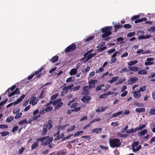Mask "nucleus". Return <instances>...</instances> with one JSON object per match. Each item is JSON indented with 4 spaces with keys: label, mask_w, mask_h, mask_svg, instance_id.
Segmentation results:
<instances>
[{
    "label": "nucleus",
    "mask_w": 155,
    "mask_h": 155,
    "mask_svg": "<svg viewBox=\"0 0 155 155\" xmlns=\"http://www.w3.org/2000/svg\"><path fill=\"white\" fill-rule=\"evenodd\" d=\"M112 27L108 26L102 28L101 32L104 33L102 35V37L103 38H105L112 35L111 30H112Z\"/></svg>",
    "instance_id": "obj_1"
},
{
    "label": "nucleus",
    "mask_w": 155,
    "mask_h": 155,
    "mask_svg": "<svg viewBox=\"0 0 155 155\" xmlns=\"http://www.w3.org/2000/svg\"><path fill=\"white\" fill-rule=\"evenodd\" d=\"M109 143L110 147L112 148L118 147L121 144L120 140L117 139H114L110 140Z\"/></svg>",
    "instance_id": "obj_2"
},
{
    "label": "nucleus",
    "mask_w": 155,
    "mask_h": 155,
    "mask_svg": "<svg viewBox=\"0 0 155 155\" xmlns=\"http://www.w3.org/2000/svg\"><path fill=\"white\" fill-rule=\"evenodd\" d=\"M76 48V46L75 44L73 43L70 45L65 49L64 52L65 53L71 52L74 51Z\"/></svg>",
    "instance_id": "obj_3"
},
{
    "label": "nucleus",
    "mask_w": 155,
    "mask_h": 155,
    "mask_svg": "<svg viewBox=\"0 0 155 155\" xmlns=\"http://www.w3.org/2000/svg\"><path fill=\"white\" fill-rule=\"evenodd\" d=\"M97 80H92L88 82V84L89 85H87L89 89H91L92 87H95V84L97 82Z\"/></svg>",
    "instance_id": "obj_4"
},
{
    "label": "nucleus",
    "mask_w": 155,
    "mask_h": 155,
    "mask_svg": "<svg viewBox=\"0 0 155 155\" xmlns=\"http://www.w3.org/2000/svg\"><path fill=\"white\" fill-rule=\"evenodd\" d=\"M91 99V97L89 96L85 95L81 99L82 102L85 104H88L89 101Z\"/></svg>",
    "instance_id": "obj_5"
},
{
    "label": "nucleus",
    "mask_w": 155,
    "mask_h": 155,
    "mask_svg": "<svg viewBox=\"0 0 155 155\" xmlns=\"http://www.w3.org/2000/svg\"><path fill=\"white\" fill-rule=\"evenodd\" d=\"M105 45V43L104 42H102L100 45H98L97 47V48L99 49L98 50V51H99L100 52H102L104 50H105L107 48V47H103V46Z\"/></svg>",
    "instance_id": "obj_6"
},
{
    "label": "nucleus",
    "mask_w": 155,
    "mask_h": 155,
    "mask_svg": "<svg viewBox=\"0 0 155 155\" xmlns=\"http://www.w3.org/2000/svg\"><path fill=\"white\" fill-rule=\"evenodd\" d=\"M138 80V78L137 77L130 78V79L127 80V84L128 85H131L136 82Z\"/></svg>",
    "instance_id": "obj_7"
},
{
    "label": "nucleus",
    "mask_w": 155,
    "mask_h": 155,
    "mask_svg": "<svg viewBox=\"0 0 155 155\" xmlns=\"http://www.w3.org/2000/svg\"><path fill=\"white\" fill-rule=\"evenodd\" d=\"M38 101L36 99L35 96H33L30 99L29 103L32 104V106L36 105Z\"/></svg>",
    "instance_id": "obj_8"
},
{
    "label": "nucleus",
    "mask_w": 155,
    "mask_h": 155,
    "mask_svg": "<svg viewBox=\"0 0 155 155\" xmlns=\"http://www.w3.org/2000/svg\"><path fill=\"white\" fill-rule=\"evenodd\" d=\"M44 126L47 128L48 130H50L53 127V121L52 120H48V123L47 124H44Z\"/></svg>",
    "instance_id": "obj_9"
},
{
    "label": "nucleus",
    "mask_w": 155,
    "mask_h": 155,
    "mask_svg": "<svg viewBox=\"0 0 155 155\" xmlns=\"http://www.w3.org/2000/svg\"><path fill=\"white\" fill-rule=\"evenodd\" d=\"M43 66L41 67L39 70L36 71L34 73H33L34 74H35V75H36V78H39L42 74L41 73H40L43 70Z\"/></svg>",
    "instance_id": "obj_10"
},
{
    "label": "nucleus",
    "mask_w": 155,
    "mask_h": 155,
    "mask_svg": "<svg viewBox=\"0 0 155 155\" xmlns=\"http://www.w3.org/2000/svg\"><path fill=\"white\" fill-rule=\"evenodd\" d=\"M53 138H50L48 136L47 137V138L44 143H42L43 145H45L48 144H50L52 142L53 140Z\"/></svg>",
    "instance_id": "obj_11"
},
{
    "label": "nucleus",
    "mask_w": 155,
    "mask_h": 155,
    "mask_svg": "<svg viewBox=\"0 0 155 155\" xmlns=\"http://www.w3.org/2000/svg\"><path fill=\"white\" fill-rule=\"evenodd\" d=\"M83 92H82V94L83 95H88L89 93V89L88 87L86 86H84L82 88Z\"/></svg>",
    "instance_id": "obj_12"
},
{
    "label": "nucleus",
    "mask_w": 155,
    "mask_h": 155,
    "mask_svg": "<svg viewBox=\"0 0 155 155\" xmlns=\"http://www.w3.org/2000/svg\"><path fill=\"white\" fill-rule=\"evenodd\" d=\"M133 96L136 98L139 99L141 97L140 93L138 91H135L134 92Z\"/></svg>",
    "instance_id": "obj_13"
},
{
    "label": "nucleus",
    "mask_w": 155,
    "mask_h": 155,
    "mask_svg": "<svg viewBox=\"0 0 155 155\" xmlns=\"http://www.w3.org/2000/svg\"><path fill=\"white\" fill-rule=\"evenodd\" d=\"M96 55L97 53H94V54H89L87 56V58L86 59V61H88L90 59L94 57Z\"/></svg>",
    "instance_id": "obj_14"
},
{
    "label": "nucleus",
    "mask_w": 155,
    "mask_h": 155,
    "mask_svg": "<svg viewBox=\"0 0 155 155\" xmlns=\"http://www.w3.org/2000/svg\"><path fill=\"white\" fill-rule=\"evenodd\" d=\"M114 28H115L114 31L113 32H116L117 31L118 29L123 28V26L122 25L115 24L114 26Z\"/></svg>",
    "instance_id": "obj_15"
},
{
    "label": "nucleus",
    "mask_w": 155,
    "mask_h": 155,
    "mask_svg": "<svg viewBox=\"0 0 155 155\" xmlns=\"http://www.w3.org/2000/svg\"><path fill=\"white\" fill-rule=\"evenodd\" d=\"M68 90L67 87H65L62 89V91L61 93V95L63 96L66 94L68 91Z\"/></svg>",
    "instance_id": "obj_16"
},
{
    "label": "nucleus",
    "mask_w": 155,
    "mask_h": 155,
    "mask_svg": "<svg viewBox=\"0 0 155 155\" xmlns=\"http://www.w3.org/2000/svg\"><path fill=\"white\" fill-rule=\"evenodd\" d=\"M135 111L138 113H140L141 112H144L145 111V108L144 107L136 108L135 109Z\"/></svg>",
    "instance_id": "obj_17"
},
{
    "label": "nucleus",
    "mask_w": 155,
    "mask_h": 155,
    "mask_svg": "<svg viewBox=\"0 0 155 155\" xmlns=\"http://www.w3.org/2000/svg\"><path fill=\"white\" fill-rule=\"evenodd\" d=\"M58 56L57 55H55L51 59H50V61H51L52 63H54L56 62L57 61H58Z\"/></svg>",
    "instance_id": "obj_18"
},
{
    "label": "nucleus",
    "mask_w": 155,
    "mask_h": 155,
    "mask_svg": "<svg viewBox=\"0 0 155 155\" xmlns=\"http://www.w3.org/2000/svg\"><path fill=\"white\" fill-rule=\"evenodd\" d=\"M128 68L130 70L133 71H137L138 70V68L137 67H128Z\"/></svg>",
    "instance_id": "obj_19"
},
{
    "label": "nucleus",
    "mask_w": 155,
    "mask_h": 155,
    "mask_svg": "<svg viewBox=\"0 0 155 155\" xmlns=\"http://www.w3.org/2000/svg\"><path fill=\"white\" fill-rule=\"evenodd\" d=\"M77 73V71L76 68L71 69L69 72V74L71 75H75Z\"/></svg>",
    "instance_id": "obj_20"
},
{
    "label": "nucleus",
    "mask_w": 155,
    "mask_h": 155,
    "mask_svg": "<svg viewBox=\"0 0 155 155\" xmlns=\"http://www.w3.org/2000/svg\"><path fill=\"white\" fill-rule=\"evenodd\" d=\"M38 141L34 143L31 146V149L32 150L35 149L38 146Z\"/></svg>",
    "instance_id": "obj_21"
},
{
    "label": "nucleus",
    "mask_w": 155,
    "mask_h": 155,
    "mask_svg": "<svg viewBox=\"0 0 155 155\" xmlns=\"http://www.w3.org/2000/svg\"><path fill=\"white\" fill-rule=\"evenodd\" d=\"M16 87V86L15 85H14L12 86L10 88H8L5 92V94H6L7 92L8 93H9V91H10H10H13Z\"/></svg>",
    "instance_id": "obj_22"
},
{
    "label": "nucleus",
    "mask_w": 155,
    "mask_h": 155,
    "mask_svg": "<svg viewBox=\"0 0 155 155\" xmlns=\"http://www.w3.org/2000/svg\"><path fill=\"white\" fill-rule=\"evenodd\" d=\"M48 129L47 128H46L45 126H43V129L41 132L42 135H44L45 134H46L47 132Z\"/></svg>",
    "instance_id": "obj_23"
},
{
    "label": "nucleus",
    "mask_w": 155,
    "mask_h": 155,
    "mask_svg": "<svg viewBox=\"0 0 155 155\" xmlns=\"http://www.w3.org/2000/svg\"><path fill=\"white\" fill-rule=\"evenodd\" d=\"M102 130V129L101 128H95L92 131V133H96V134L99 133V131H101Z\"/></svg>",
    "instance_id": "obj_24"
},
{
    "label": "nucleus",
    "mask_w": 155,
    "mask_h": 155,
    "mask_svg": "<svg viewBox=\"0 0 155 155\" xmlns=\"http://www.w3.org/2000/svg\"><path fill=\"white\" fill-rule=\"evenodd\" d=\"M119 78V77L118 76H117L116 77H113L112 78L111 80H110L109 81V82L110 83L112 84L114 81H117V79H118Z\"/></svg>",
    "instance_id": "obj_25"
},
{
    "label": "nucleus",
    "mask_w": 155,
    "mask_h": 155,
    "mask_svg": "<svg viewBox=\"0 0 155 155\" xmlns=\"http://www.w3.org/2000/svg\"><path fill=\"white\" fill-rule=\"evenodd\" d=\"M138 73L139 74L145 75L147 74V72L146 71L143 70L139 71Z\"/></svg>",
    "instance_id": "obj_26"
},
{
    "label": "nucleus",
    "mask_w": 155,
    "mask_h": 155,
    "mask_svg": "<svg viewBox=\"0 0 155 155\" xmlns=\"http://www.w3.org/2000/svg\"><path fill=\"white\" fill-rule=\"evenodd\" d=\"M122 113V111H120L119 112H117L116 113H114L112 115L111 117L112 118H113L114 117H116L117 116L121 114Z\"/></svg>",
    "instance_id": "obj_27"
},
{
    "label": "nucleus",
    "mask_w": 155,
    "mask_h": 155,
    "mask_svg": "<svg viewBox=\"0 0 155 155\" xmlns=\"http://www.w3.org/2000/svg\"><path fill=\"white\" fill-rule=\"evenodd\" d=\"M104 86V84H102L99 86H97L96 88V91H99L101 90V87Z\"/></svg>",
    "instance_id": "obj_28"
},
{
    "label": "nucleus",
    "mask_w": 155,
    "mask_h": 155,
    "mask_svg": "<svg viewBox=\"0 0 155 155\" xmlns=\"http://www.w3.org/2000/svg\"><path fill=\"white\" fill-rule=\"evenodd\" d=\"M27 123V119H23L20 121L18 123V124L19 125H21V124H26Z\"/></svg>",
    "instance_id": "obj_29"
},
{
    "label": "nucleus",
    "mask_w": 155,
    "mask_h": 155,
    "mask_svg": "<svg viewBox=\"0 0 155 155\" xmlns=\"http://www.w3.org/2000/svg\"><path fill=\"white\" fill-rule=\"evenodd\" d=\"M94 51L93 49H91L89 51H87L84 54V58H85L87 57V56L88 54L93 52Z\"/></svg>",
    "instance_id": "obj_30"
},
{
    "label": "nucleus",
    "mask_w": 155,
    "mask_h": 155,
    "mask_svg": "<svg viewBox=\"0 0 155 155\" xmlns=\"http://www.w3.org/2000/svg\"><path fill=\"white\" fill-rule=\"evenodd\" d=\"M64 136V134L63 133H62L61 135L57 136L56 138L54 139V140H59L63 138Z\"/></svg>",
    "instance_id": "obj_31"
},
{
    "label": "nucleus",
    "mask_w": 155,
    "mask_h": 155,
    "mask_svg": "<svg viewBox=\"0 0 155 155\" xmlns=\"http://www.w3.org/2000/svg\"><path fill=\"white\" fill-rule=\"evenodd\" d=\"M61 101V99H58L52 102L53 105L54 106L56 105Z\"/></svg>",
    "instance_id": "obj_32"
},
{
    "label": "nucleus",
    "mask_w": 155,
    "mask_h": 155,
    "mask_svg": "<svg viewBox=\"0 0 155 155\" xmlns=\"http://www.w3.org/2000/svg\"><path fill=\"white\" fill-rule=\"evenodd\" d=\"M138 62V61L137 60H135L134 61H130V62L128 63V65L129 66H131L132 65H134V64L137 63Z\"/></svg>",
    "instance_id": "obj_33"
},
{
    "label": "nucleus",
    "mask_w": 155,
    "mask_h": 155,
    "mask_svg": "<svg viewBox=\"0 0 155 155\" xmlns=\"http://www.w3.org/2000/svg\"><path fill=\"white\" fill-rule=\"evenodd\" d=\"M63 105V103L62 102H59L54 107V109L55 110L58 109L61 107Z\"/></svg>",
    "instance_id": "obj_34"
},
{
    "label": "nucleus",
    "mask_w": 155,
    "mask_h": 155,
    "mask_svg": "<svg viewBox=\"0 0 155 155\" xmlns=\"http://www.w3.org/2000/svg\"><path fill=\"white\" fill-rule=\"evenodd\" d=\"M41 91V93L39 97V98L40 99L42 98L46 93V92H45L44 90H42Z\"/></svg>",
    "instance_id": "obj_35"
},
{
    "label": "nucleus",
    "mask_w": 155,
    "mask_h": 155,
    "mask_svg": "<svg viewBox=\"0 0 155 155\" xmlns=\"http://www.w3.org/2000/svg\"><path fill=\"white\" fill-rule=\"evenodd\" d=\"M130 71L129 69V70H127V67H126L124 68H123L121 69L120 71V73H123L125 72L128 71Z\"/></svg>",
    "instance_id": "obj_36"
},
{
    "label": "nucleus",
    "mask_w": 155,
    "mask_h": 155,
    "mask_svg": "<svg viewBox=\"0 0 155 155\" xmlns=\"http://www.w3.org/2000/svg\"><path fill=\"white\" fill-rule=\"evenodd\" d=\"M82 138H85L86 140H89L91 139V136L90 135L83 136H81Z\"/></svg>",
    "instance_id": "obj_37"
},
{
    "label": "nucleus",
    "mask_w": 155,
    "mask_h": 155,
    "mask_svg": "<svg viewBox=\"0 0 155 155\" xmlns=\"http://www.w3.org/2000/svg\"><path fill=\"white\" fill-rule=\"evenodd\" d=\"M53 108V107L52 106L47 107L45 109V111L46 112H49L51 111Z\"/></svg>",
    "instance_id": "obj_38"
},
{
    "label": "nucleus",
    "mask_w": 155,
    "mask_h": 155,
    "mask_svg": "<svg viewBox=\"0 0 155 155\" xmlns=\"http://www.w3.org/2000/svg\"><path fill=\"white\" fill-rule=\"evenodd\" d=\"M117 41L120 43V44H121L122 43V42L124 40V38L122 37H120L117 38Z\"/></svg>",
    "instance_id": "obj_39"
},
{
    "label": "nucleus",
    "mask_w": 155,
    "mask_h": 155,
    "mask_svg": "<svg viewBox=\"0 0 155 155\" xmlns=\"http://www.w3.org/2000/svg\"><path fill=\"white\" fill-rule=\"evenodd\" d=\"M139 143L138 141H135L133 144L132 145V149H134V148L135 147L137 146L138 145Z\"/></svg>",
    "instance_id": "obj_40"
},
{
    "label": "nucleus",
    "mask_w": 155,
    "mask_h": 155,
    "mask_svg": "<svg viewBox=\"0 0 155 155\" xmlns=\"http://www.w3.org/2000/svg\"><path fill=\"white\" fill-rule=\"evenodd\" d=\"M147 129H145L141 131L140 133L139 134L140 136H143L147 132Z\"/></svg>",
    "instance_id": "obj_41"
},
{
    "label": "nucleus",
    "mask_w": 155,
    "mask_h": 155,
    "mask_svg": "<svg viewBox=\"0 0 155 155\" xmlns=\"http://www.w3.org/2000/svg\"><path fill=\"white\" fill-rule=\"evenodd\" d=\"M14 117L12 116H10L8 117L6 119V121L8 122H10L14 119Z\"/></svg>",
    "instance_id": "obj_42"
},
{
    "label": "nucleus",
    "mask_w": 155,
    "mask_h": 155,
    "mask_svg": "<svg viewBox=\"0 0 155 155\" xmlns=\"http://www.w3.org/2000/svg\"><path fill=\"white\" fill-rule=\"evenodd\" d=\"M22 114V113L21 112L17 114L16 115L15 117V118L16 119H18L20 118Z\"/></svg>",
    "instance_id": "obj_43"
},
{
    "label": "nucleus",
    "mask_w": 155,
    "mask_h": 155,
    "mask_svg": "<svg viewBox=\"0 0 155 155\" xmlns=\"http://www.w3.org/2000/svg\"><path fill=\"white\" fill-rule=\"evenodd\" d=\"M41 117V115L40 114L38 115H35L32 118V120L35 121L37 120L38 119Z\"/></svg>",
    "instance_id": "obj_44"
},
{
    "label": "nucleus",
    "mask_w": 155,
    "mask_h": 155,
    "mask_svg": "<svg viewBox=\"0 0 155 155\" xmlns=\"http://www.w3.org/2000/svg\"><path fill=\"white\" fill-rule=\"evenodd\" d=\"M146 86H143L142 87H141L139 89L138 91L140 92H143L144 91H145L146 90Z\"/></svg>",
    "instance_id": "obj_45"
},
{
    "label": "nucleus",
    "mask_w": 155,
    "mask_h": 155,
    "mask_svg": "<svg viewBox=\"0 0 155 155\" xmlns=\"http://www.w3.org/2000/svg\"><path fill=\"white\" fill-rule=\"evenodd\" d=\"M1 136L2 137L5 136L9 134V133L7 131H4L1 133Z\"/></svg>",
    "instance_id": "obj_46"
},
{
    "label": "nucleus",
    "mask_w": 155,
    "mask_h": 155,
    "mask_svg": "<svg viewBox=\"0 0 155 155\" xmlns=\"http://www.w3.org/2000/svg\"><path fill=\"white\" fill-rule=\"evenodd\" d=\"M132 27V26L131 25H130L129 24H126L124 25L123 26V27H124L126 28L129 29L131 28Z\"/></svg>",
    "instance_id": "obj_47"
},
{
    "label": "nucleus",
    "mask_w": 155,
    "mask_h": 155,
    "mask_svg": "<svg viewBox=\"0 0 155 155\" xmlns=\"http://www.w3.org/2000/svg\"><path fill=\"white\" fill-rule=\"evenodd\" d=\"M83 132L84 131L82 130L77 131L74 134V137H77Z\"/></svg>",
    "instance_id": "obj_48"
},
{
    "label": "nucleus",
    "mask_w": 155,
    "mask_h": 155,
    "mask_svg": "<svg viewBox=\"0 0 155 155\" xmlns=\"http://www.w3.org/2000/svg\"><path fill=\"white\" fill-rule=\"evenodd\" d=\"M149 114L151 115H155V107L154 109H150Z\"/></svg>",
    "instance_id": "obj_49"
},
{
    "label": "nucleus",
    "mask_w": 155,
    "mask_h": 155,
    "mask_svg": "<svg viewBox=\"0 0 155 155\" xmlns=\"http://www.w3.org/2000/svg\"><path fill=\"white\" fill-rule=\"evenodd\" d=\"M140 17V15H134L131 18V20L132 21H133L134 20L139 18Z\"/></svg>",
    "instance_id": "obj_50"
},
{
    "label": "nucleus",
    "mask_w": 155,
    "mask_h": 155,
    "mask_svg": "<svg viewBox=\"0 0 155 155\" xmlns=\"http://www.w3.org/2000/svg\"><path fill=\"white\" fill-rule=\"evenodd\" d=\"M94 38V36L93 35H91L89 36L86 39V41H88L91 40H93Z\"/></svg>",
    "instance_id": "obj_51"
},
{
    "label": "nucleus",
    "mask_w": 155,
    "mask_h": 155,
    "mask_svg": "<svg viewBox=\"0 0 155 155\" xmlns=\"http://www.w3.org/2000/svg\"><path fill=\"white\" fill-rule=\"evenodd\" d=\"M149 32H154L155 31V26L150 27L148 30Z\"/></svg>",
    "instance_id": "obj_52"
},
{
    "label": "nucleus",
    "mask_w": 155,
    "mask_h": 155,
    "mask_svg": "<svg viewBox=\"0 0 155 155\" xmlns=\"http://www.w3.org/2000/svg\"><path fill=\"white\" fill-rule=\"evenodd\" d=\"M73 110L74 112H78L81 110V108L80 107H76Z\"/></svg>",
    "instance_id": "obj_53"
},
{
    "label": "nucleus",
    "mask_w": 155,
    "mask_h": 155,
    "mask_svg": "<svg viewBox=\"0 0 155 155\" xmlns=\"http://www.w3.org/2000/svg\"><path fill=\"white\" fill-rule=\"evenodd\" d=\"M75 128V126L74 125L72 126L71 128H68L67 130V131L69 132L70 131H72L74 130Z\"/></svg>",
    "instance_id": "obj_54"
},
{
    "label": "nucleus",
    "mask_w": 155,
    "mask_h": 155,
    "mask_svg": "<svg viewBox=\"0 0 155 155\" xmlns=\"http://www.w3.org/2000/svg\"><path fill=\"white\" fill-rule=\"evenodd\" d=\"M20 111V109L19 108L15 109L13 111V113L14 114H17L19 113Z\"/></svg>",
    "instance_id": "obj_55"
},
{
    "label": "nucleus",
    "mask_w": 155,
    "mask_h": 155,
    "mask_svg": "<svg viewBox=\"0 0 155 155\" xmlns=\"http://www.w3.org/2000/svg\"><path fill=\"white\" fill-rule=\"evenodd\" d=\"M46 139L45 137H41L37 139V140L39 142H43Z\"/></svg>",
    "instance_id": "obj_56"
},
{
    "label": "nucleus",
    "mask_w": 155,
    "mask_h": 155,
    "mask_svg": "<svg viewBox=\"0 0 155 155\" xmlns=\"http://www.w3.org/2000/svg\"><path fill=\"white\" fill-rule=\"evenodd\" d=\"M8 99L6 98L3 101H2L0 102V106H3L7 101Z\"/></svg>",
    "instance_id": "obj_57"
},
{
    "label": "nucleus",
    "mask_w": 155,
    "mask_h": 155,
    "mask_svg": "<svg viewBox=\"0 0 155 155\" xmlns=\"http://www.w3.org/2000/svg\"><path fill=\"white\" fill-rule=\"evenodd\" d=\"M135 34V33L134 32H130L127 34V36L128 37H132Z\"/></svg>",
    "instance_id": "obj_58"
},
{
    "label": "nucleus",
    "mask_w": 155,
    "mask_h": 155,
    "mask_svg": "<svg viewBox=\"0 0 155 155\" xmlns=\"http://www.w3.org/2000/svg\"><path fill=\"white\" fill-rule=\"evenodd\" d=\"M111 60L110 62V64H112L115 62L116 61V58L114 57H112V56L111 57Z\"/></svg>",
    "instance_id": "obj_59"
},
{
    "label": "nucleus",
    "mask_w": 155,
    "mask_h": 155,
    "mask_svg": "<svg viewBox=\"0 0 155 155\" xmlns=\"http://www.w3.org/2000/svg\"><path fill=\"white\" fill-rule=\"evenodd\" d=\"M78 103H74L71 106V108H75L76 106H78Z\"/></svg>",
    "instance_id": "obj_60"
},
{
    "label": "nucleus",
    "mask_w": 155,
    "mask_h": 155,
    "mask_svg": "<svg viewBox=\"0 0 155 155\" xmlns=\"http://www.w3.org/2000/svg\"><path fill=\"white\" fill-rule=\"evenodd\" d=\"M126 80V78H123L122 79H120L119 80V82H118L117 84H120L123 82L125 81Z\"/></svg>",
    "instance_id": "obj_61"
},
{
    "label": "nucleus",
    "mask_w": 155,
    "mask_h": 155,
    "mask_svg": "<svg viewBox=\"0 0 155 155\" xmlns=\"http://www.w3.org/2000/svg\"><path fill=\"white\" fill-rule=\"evenodd\" d=\"M154 64V62H146L145 63V65L146 66L151 65Z\"/></svg>",
    "instance_id": "obj_62"
},
{
    "label": "nucleus",
    "mask_w": 155,
    "mask_h": 155,
    "mask_svg": "<svg viewBox=\"0 0 155 155\" xmlns=\"http://www.w3.org/2000/svg\"><path fill=\"white\" fill-rule=\"evenodd\" d=\"M18 128V126H14L12 129V132L13 133L15 131L17 130Z\"/></svg>",
    "instance_id": "obj_63"
},
{
    "label": "nucleus",
    "mask_w": 155,
    "mask_h": 155,
    "mask_svg": "<svg viewBox=\"0 0 155 155\" xmlns=\"http://www.w3.org/2000/svg\"><path fill=\"white\" fill-rule=\"evenodd\" d=\"M25 150V148L24 147H21V148L20 149H19L18 151L19 153L20 154H21L23 152V151L24 150Z\"/></svg>",
    "instance_id": "obj_64"
}]
</instances>
